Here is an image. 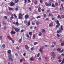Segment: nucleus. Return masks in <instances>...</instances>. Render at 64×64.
I'll list each match as a JSON object with an SVG mask.
<instances>
[{"instance_id": "nucleus-1", "label": "nucleus", "mask_w": 64, "mask_h": 64, "mask_svg": "<svg viewBox=\"0 0 64 64\" xmlns=\"http://www.w3.org/2000/svg\"><path fill=\"white\" fill-rule=\"evenodd\" d=\"M54 21L55 22L56 24V29H57L58 27H59L60 26V23H59V20H54Z\"/></svg>"}, {"instance_id": "nucleus-2", "label": "nucleus", "mask_w": 64, "mask_h": 64, "mask_svg": "<svg viewBox=\"0 0 64 64\" xmlns=\"http://www.w3.org/2000/svg\"><path fill=\"white\" fill-rule=\"evenodd\" d=\"M63 26L62 25L61 26V28H60L59 29V30H57V33H62V30L63 29L62 28Z\"/></svg>"}, {"instance_id": "nucleus-3", "label": "nucleus", "mask_w": 64, "mask_h": 64, "mask_svg": "<svg viewBox=\"0 0 64 64\" xmlns=\"http://www.w3.org/2000/svg\"><path fill=\"white\" fill-rule=\"evenodd\" d=\"M8 60L9 61H13V57L11 54L8 56Z\"/></svg>"}, {"instance_id": "nucleus-4", "label": "nucleus", "mask_w": 64, "mask_h": 64, "mask_svg": "<svg viewBox=\"0 0 64 64\" xmlns=\"http://www.w3.org/2000/svg\"><path fill=\"white\" fill-rule=\"evenodd\" d=\"M9 4H10V6L12 7H13L14 5H15V4L13 2H10L9 3Z\"/></svg>"}, {"instance_id": "nucleus-5", "label": "nucleus", "mask_w": 64, "mask_h": 64, "mask_svg": "<svg viewBox=\"0 0 64 64\" xmlns=\"http://www.w3.org/2000/svg\"><path fill=\"white\" fill-rule=\"evenodd\" d=\"M29 17V15L28 14H26L25 15L24 18L25 19H28Z\"/></svg>"}, {"instance_id": "nucleus-6", "label": "nucleus", "mask_w": 64, "mask_h": 64, "mask_svg": "<svg viewBox=\"0 0 64 64\" xmlns=\"http://www.w3.org/2000/svg\"><path fill=\"white\" fill-rule=\"evenodd\" d=\"M14 30L16 32H18L20 30H19L18 28H14Z\"/></svg>"}, {"instance_id": "nucleus-7", "label": "nucleus", "mask_w": 64, "mask_h": 64, "mask_svg": "<svg viewBox=\"0 0 64 64\" xmlns=\"http://www.w3.org/2000/svg\"><path fill=\"white\" fill-rule=\"evenodd\" d=\"M7 38L9 40H12V38L11 37H10V36H7Z\"/></svg>"}, {"instance_id": "nucleus-8", "label": "nucleus", "mask_w": 64, "mask_h": 64, "mask_svg": "<svg viewBox=\"0 0 64 64\" xmlns=\"http://www.w3.org/2000/svg\"><path fill=\"white\" fill-rule=\"evenodd\" d=\"M7 53L8 54H11V50H8V51Z\"/></svg>"}, {"instance_id": "nucleus-9", "label": "nucleus", "mask_w": 64, "mask_h": 64, "mask_svg": "<svg viewBox=\"0 0 64 64\" xmlns=\"http://www.w3.org/2000/svg\"><path fill=\"white\" fill-rule=\"evenodd\" d=\"M16 33V32H15L13 31H12L10 32V34H15Z\"/></svg>"}, {"instance_id": "nucleus-10", "label": "nucleus", "mask_w": 64, "mask_h": 64, "mask_svg": "<svg viewBox=\"0 0 64 64\" xmlns=\"http://www.w3.org/2000/svg\"><path fill=\"white\" fill-rule=\"evenodd\" d=\"M53 26V24L52 23H50L49 24V27H52Z\"/></svg>"}, {"instance_id": "nucleus-11", "label": "nucleus", "mask_w": 64, "mask_h": 64, "mask_svg": "<svg viewBox=\"0 0 64 64\" xmlns=\"http://www.w3.org/2000/svg\"><path fill=\"white\" fill-rule=\"evenodd\" d=\"M48 16H51V17H53L54 16L52 14H51L50 13L48 15Z\"/></svg>"}, {"instance_id": "nucleus-12", "label": "nucleus", "mask_w": 64, "mask_h": 64, "mask_svg": "<svg viewBox=\"0 0 64 64\" xmlns=\"http://www.w3.org/2000/svg\"><path fill=\"white\" fill-rule=\"evenodd\" d=\"M8 8L9 10H10V11H12V10H13L12 8L10 7H8Z\"/></svg>"}, {"instance_id": "nucleus-13", "label": "nucleus", "mask_w": 64, "mask_h": 64, "mask_svg": "<svg viewBox=\"0 0 64 64\" xmlns=\"http://www.w3.org/2000/svg\"><path fill=\"white\" fill-rule=\"evenodd\" d=\"M52 55L53 56H54V57H55L56 56V55L55 54V53L53 52H52Z\"/></svg>"}, {"instance_id": "nucleus-14", "label": "nucleus", "mask_w": 64, "mask_h": 64, "mask_svg": "<svg viewBox=\"0 0 64 64\" xmlns=\"http://www.w3.org/2000/svg\"><path fill=\"white\" fill-rule=\"evenodd\" d=\"M25 48H26V50H28V49L29 48V47L27 45H26V46H25Z\"/></svg>"}, {"instance_id": "nucleus-15", "label": "nucleus", "mask_w": 64, "mask_h": 64, "mask_svg": "<svg viewBox=\"0 0 64 64\" xmlns=\"http://www.w3.org/2000/svg\"><path fill=\"white\" fill-rule=\"evenodd\" d=\"M38 12H41V8H38Z\"/></svg>"}, {"instance_id": "nucleus-16", "label": "nucleus", "mask_w": 64, "mask_h": 64, "mask_svg": "<svg viewBox=\"0 0 64 64\" xmlns=\"http://www.w3.org/2000/svg\"><path fill=\"white\" fill-rule=\"evenodd\" d=\"M22 40V38H21L20 39L18 40L19 43H20L21 42V41Z\"/></svg>"}, {"instance_id": "nucleus-17", "label": "nucleus", "mask_w": 64, "mask_h": 64, "mask_svg": "<svg viewBox=\"0 0 64 64\" xmlns=\"http://www.w3.org/2000/svg\"><path fill=\"white\" fill-rule=\"evenodd\" d=\"M39 36H42V32H40L38 34Z\"/></svg>"}, {"instance_id": "nucleus-18", "label": "nucleus", "mask_w": 64, "mask_h": 64, "mask_svg": "<svg viewBox=\"0 0 64 64\" xmlns=\"http://www.w3.org/2000/svg\"><path fill=\"white\" fill-rule=\"evenodd\" d=\"M2 46L3 48H5L6 47V46L5 45V44H3L2 45Z\"/></svg>"}, {"instance_id": "nucleus-19", "label": "nucleus", "mask_w": 64, "mask_h": 64, "mask_svg": "<svg viewBox=\"0 0 64 64\" xmlns=\"http://www.w3.org/2000/svg\"><path fill=\"white\" fill-rule=\"evenodd\" d=\"M19 2V0H15L14 1V4L17 3Z\"/></svg>"}, {"instance_id": "nucleus-20", "label": "nucleus", "mask_w": 64, "mask_h": 64, "mask_svg": "<svg viewBox=\"0 0 64 64\" xmlns=\"http://www.w3.org/2000/svg\"><path fill=\"white\" fill-rule=\"evenodd\" d=\"M39 51L41 53H43V50H42V48H40V49L39 50Z\"/></svg>"}, {"instance_id": "nucleus-21", "label": "nucleus", "mask_w": 64, "mask_h": 64, "mask_svg": "<svg viewBox=\"0 0 64 64\" xmlns=\"http://www.w3.org/2000/svg\"><path fill=\"white\" fill-rule=\"evenodd\" d=\"M42 33H45V30L44 29H42Z\"/></svg>"}, {"instance_id": "nucleus-22", "label": "nucleus", "mask_w": 64, "mask_h": 64, "mask_svg": "<svg viewBox=\"0 0 64 64\" xmlns=\"http://www.w3.org/2000/svg\"><path fill=\"white\" fill-rule=\"evenodd\" d=\"M30 61H34V59L32 57L31 58H30Z\"/></svg>"}, {"instance_id": "nucleus-23", "label": "nucleus", "mask_w": 64, "mask_h": 64, "mask_svg": "<svg viewBox=\"0 0 64 64\" xmlns=\"http://www.w3.org/2000/svg\"><path fill=\"white\" fill-rule=\"evenodd\" d=\"M48 5L50 6H51V2H49Z\"/></svg>"}, {"instance_id": "nucleus-24", "label": "nucleus", "mask_w": 64, "mask_h": 64, "mask_svg": "<svg viewBox=\"0 0 64 64\" xmlns=\"http://www.w3.org/2000/svg\"><path fill=\"white\" fill-rule=\"evenodd\" d=\"M38 44V42H34V45H36Z\"/></svg>"}, {"instance_id": "nucleus-25", "label": "nucleus", "mask_w": 64, "mask_h": 64, "mask_svg": "<svg viewBox=\"0 0 64 64\" xmlns=\"http://www.w3.org/2000/svg\"><path fill=\"white\" fill-rule=\"evenodd\" d=\"M24 23H26V25H27L28 22H27V21L26 20H25L24 21Z\"/></svg>"}, {"instance_id": "nucleus-26", "label": "nucleus", "mask_w": 64, "mask_h": 64, "mask_svg": "<svg viewBox=\"0 0 64 64\" xmlns=\"http://www.w3.org/2000/svg\"><path fill=\"white\" fill-rule=\"evenodd\" d=\"M16 25H17V26L19 25V23H18V22H16Z\"/></svg>"}, {"instance_id": "nucleus-27", "label": "nucleus", "mask_w": 64, "mask_h": 64, "mask_svg": "<svg viewBox=\"0 0 64 64\" xmlns=\"http://www.w3.org/2000/svg\"><path fill=\"white\" fill-rule=\"evenodd\" d=\"M60 50H61V48H59L57 49V50L58 51H60Z\"/></svg>"}, {"instance_id": "nucleus-28", "label": "nucleus", "mask_w": 64, "mask_h": 64, "mask_svg": "<svg viewBox=\"0 0 64 64\" xmlns=\"http://www.w3.org/2000/svg\"><path fill=\"white\" fill-rule=\"evenodd\" d=\"M58 18H59L60 19H61V16H60V15H59L58 16Z\"/></svg>"}, {"instance_id": "nucleus-29", "label": "nucleus", "mask_w": 64, "mask_h": 64, "mask_svg": "<svg viewBox=\"0 0 64 64\" xmlns=\"http://www.w3.org/2000/svg\"><path fill=\"white\" fill-rule=\"evenodd\" d=\"M34 49V48L32 47L31 48H30V50L31 51H32V50H33Z\"/></svg>"}, {"instance_id": "nucleus-30", "label": "nucleus", "mask_w": 64, "mask_h": 64, "mask_svg": "<svg viewBox=\"0 0 64 64\" xmlns=\"http://www.w3.org/2000/svg\"><path fill=\"white\" fill-rule=\"evenodd\" d=\"M28 26H29L30 24H31L30 23V22H28Z\"/></svg>"}, {"instance_id": "nucleus-31", "label": "nucleus", "mask_w": 64, "mask_h": 64, "mask_svg": "<svg viewBox=\"0 0 64 64\" xmlns=\"http://www.w3.org/2000/svg\"><path fill=\"white\" fill-rule=\"evenodd\" d=\"M55 5L56 6H58V3L56 2L55 3Z\"/></svg>"}, {"instance_id": "nucleus-32", "label": "nucleus", "mask_w": 64, "mask_h": 64, "mask_svg": "<svg viewBox=\"0 0 64 64\" xmlns=\"http://www.w3.org/2000/svg\"><path fill=\"white\" fill-rule=\"evenodd\" d=\"M26 36H27L26 37H28V38H29V35L28 34H26Z\"/></svg>"}, {"instance_id": "nucleus-33", "label": "nucleus", "mask_w": 64, "mask_h": 64, "mask_svg": "<svg viewBox=\"0 0 64 64\" xmlns=\"http://www.w3.org/2000/svg\"><path fill=\"white\" fill-rule=\"evenodd\" d=\"M62 61V60L61 59H59L58 60V62H61Z\"/></svg>"}, {"instance_id": "nucleus-34", "label": "nucleus", "mask_w": 64, "mask_h": 64, "mask_svg": "<svg viewBox=\"0 0 64 64\" xmlns=\"http://www.w3.org/2000/svg\"><path fill=\"white\" fill-rule=\"evenodd\" d=\"M4 18L5 19H7V16H4Z\"/></svg>"}, {"instance_id": "nucleus-35", "label": "nucleus", "mask_w": 64, "mask_h": 64, "mask_svg": "<svg viewBox=\"0 0 64 64\" xmlns=\"http://www.w3.org/2000/svg\"><path fill=\"white\" fill-rule=\"evenodd\" d=\"M33 39H35V34H34L33 35Z\"/></svg>"}, {"instance_id": "nucleus-36", "label": "nucleus", "mask_w": 64, "mask_h": 64, "mask_svg": "<svg viewBox=\"0 0 64 64\" xmlns=\"http://www.w3.org/2000/svg\"><path fill=\"white\" fill-rule=\"evenodd\" d=\"M29 34L31 35H32V32H29Z\"/></svg>"}, {"instance_id": "nucleus-37", "label": "nucleus", "mask_w": 64, "mask_h": 64, "mask_svg": "<svg viewBox=\"0 0 64 64\" xmlns=\"http://www.w3.org/2000/svg\"><path fill=\"white\" fill-rule=\"evenodd\" d=\"M18 18L19 19H22V17L21 16H19Z\"/></svg>"}, {"instance_id": "nucleus-38", "label": "nucleus", "mask_w": 64, "mask_h": 64, "mask_svg": "<svg viewBox=\"0 0 64 64\" xmlns=\"http://www.w3.org/2000/svg\"><path fill=\"white\" fill-rule=\"evenodd\" d=\"M16 48L17 50H19V47L18 46H17L16 47Z\"/></svg>"}, {"instance_id": "nucleus-39", "label": "nucleus", "mask_w": 64, "mask_h": 64, "mask_svg": "<svg viewBox=\"0 0 64 64\" xmlns=\"http://www.w3.org/2000/svg\"><path fill=\"white\" fill-rule=\"evenodd\" d=\"M56 36H57V37H60V35H59L58 34H56Z\"/></svg>"}, {"instance_id": "nucleus-40", "label": "nucleus", "mask_w": 64, "mask_h": 64, "mask_svg": "<svg viewBox=\"0 0 64 64\" xmlns=\"http://www.w3.org/2000/svg\"><path fill=\"white\" fill-rule=\"evenodd\" d=\"M38 1H36V2H34V4L35 5H36V4H37L38 3Z\"/></svg>"}, {"instance_id": "nucleus-41", "label": "nucleus", "mask_w": 64, "mask_h": 64, "mask_svg": "<svg viewBox=\"0 0 64 64\" xmlns=\"http://www.w3.org/2000/svg\"><path fill=\"white\" fill-rule=\"evenodd\" d=\"M14 17L16 18H17V16H16V14H14Z\"/></svg>"}, {"instance_id": "nucleus-42", "label": "nucleus", "mask_w": 64, "mask_h": 64, "mask_svg": "<svg viewBox=\"0 0 64 64\" xmlns=\"http://www.w3.org/2000/svg\"><path fill=\"white\" fill-rule=\"evenodd\" d=\"M41 18V16H38L36 17V18L37 19H38V18Z\"/></svg>"}, {"instance_id": "nucleus-43", "label": "nucleus", "mask_w": 64, "mask_h": 64, "mask_svg": "<svg viewBox=\"0 0 64 64\" xmlns=\"http://www.w3.org/2000/svg\"><path fill=\"white\" fill-rule=\"evenodd\" d=\"M52 6L53 7H55V5H54V4H52Z\"/></svg>"}, {"instance_id": "nucleus-44", "label": "nucleus", "mask_w": 64, "mask_h": 64, "mask_svg": "<svg viewBox=\"0 0 64 64\" xmlns=\"http://www.w3.org/2000/svg\"><path fill=\"white\" fill-rule=\"evenodd\" d=\"M20 62H23V59H21L20 60Z\"/></svg>"}, {"instance_id": "nucleus-45", "label": "nucleus", "mask_w": 64, "mask_h": 64, "mask_svg": "<svg viewBox=\"0 0 64 64\" xmlns=\"http://www.w3.org/2000/svg\"><path fill=\"white\" fill-rule=\"evenodd\" d=\"M24 32V30L22 29V30H21L20 32L21 33H23Z\"/></svg>"}, {"instance_id": "nucleus-46", "label": "nucleus", "mask_w": 64, "mask_h": 64, "mask_svg": "<svg viewBox=\"0 0 64 64\" xmlns=\"http://www.w3.org/2000/svg\"><path fill=\"white\" fill-rule=\"evenodd\" d=\"M64 43H61V45L62 46H64Z\"/></svg>"}, {"instance_id": "nucleus-47", "label": "nucleus", "mask_w": 64, "mask_h": 64, "mask_svg": "<svg viewBox=\"0 0 64 64\" xmlns=\"http://www.w3.org/2000/svg\"><path fill=\"white\" fill-rule=\"evenodd\" d=\"M11 40V41H12V43H14V40H12H12Z\"/></svg>"}, {"instance_id": "nucleus-48", "label": "nucleus", "mask_w": 64, "mask_h": 64, "mask_svg": "<svg viewBox=\"0 0 64 64\" xmlns=\"http://www.w3.org/2000/svg\"><path fill=\"white\" fill-rule=\"evenodd\" d=\"M45 4L46 6H48V3H47V2H46L45 3Z\"/></svg>"}, {"instance_id": "nucleus-49", "label": "nucleus", "mask_w": 64, "mask_h": 64, "mask_svg": "<svg viewBox=\"0 0 64 64\" xmlns=\"http://www.w3.org/2000/svg\"><path fill=\"white\" fill-rule=\"evenodd\" d=\"M13 18H13V17L11 16L10 18V20H12V19H13Z\"/></svg>"}, {"instance_id": "nucleus-50", "label": "nucleus", "mask_w": 64, "mask_h": 64, "mask_svg": "<svg viewBox=\"0 0 64 64\" xmlns=\"http://www.w3.org/2000/svg\"><path fill=\"white\" fill-rule=\"evenodd\" d=\"M39 56H40V54L39 53L37 55V57H39Z\"/></svg>"}, {"instance_id": "nucleus-51", "label": "nucleus", "mask_w": 64, "mask_h": 64, "mask_svg": "<svg viewBox=\"0 0 64 64\" xmlns=\"http://www.w3.org/2000/svg\"><path fill=\"white\" fill-rule=\"evenodd\" d=\"M51 59L52 60H54V57H53V56H52L51 58Z\"/></svg>"}, {"instance_id": "nucleus-52", "label": "nucleus", "mask_w": 64, "mask_h": 64, "mask_svg": "<svg viewBox=\"0 0 64 64\" xmlns=\"http://www.w3.org/2000/svg\"><path fill=\"white\" fill-rule=\"evenodd\" d=\"M36 24L37 25H39V22H36Z\"/></svg>"}, {"instance_id": "nucleus-53", "label": "nucleus", "mask_w": 64, "mask_h": 64, "mask_svg": "<svg viewBox=\"0 0 64 64\" xmlns=\"http://www.w3.org/2000/svg\"><path fill=\"white\" fill-rule=\"evenodd\" d=\"M60 53H62V52H63V50H61L60 51Z\"/></svg>"}, {"instance_id": "nucleus-54", "label": "nucleus", "mask_w": 64, "mask_h": 64, "mask_svg": "<svg viewBox=\"0 0 64 64\" xmlns=\"http://www.w3.org/2000/svg\"><path fill=\"white\" fill-rule=\"evenodd\" d=\"M28 1V3H30L31 2V1L30 0H27Z\"/></svg>"}, {"instance_id": "nucleus-55", "label": "nucleus", "mask_w": 64, "mask_h": 64, "mask_svg": "<svg viewBox=\"0 0 64 64\" xmlns=\"http://www.w3.org/2000/svg\"><path fill=\"white\" fill-rule=\"evenodd\" d=\"M40 2L41 3H42L43 2V0H40Z\"/></svg>"}, {"instance_id": "nucleus-56", "label": "nucleus", "mask_w": 64, "mask_h": 64, "mask_svg": "<svg viewBox=\"0 0 64 64\" xmlns=\"http://www.w3.org/2000/svg\"><path fill=\"white\" fill-rule=\"evenodd\" d=\"M52 20H55V18H54L53 17L52 18Z\"/></svg>"}, {"instance_id": "nucleus-57", "label": "nucleus", "mask_w": 64, "mask_h": 64, "mask_svg": "<svg viewBox=\"0 0 64 64\" xmlns=\"http://www.w3.org/2000/svg\"><path fill=\"white\" fill-rule=\"evenodd\" d=\"M61 17L62 18H64V16L63 15H62L61 16Z\"/></svg>"}, {"instance_id": "nucleus-58", "label": "nucleus", "mask_w": 64, "mask_h": 64, "mask_svg": "<svg viewBox=\"0 0 64 64\" xmlns=\"http://www.w3.org/2000/svg\"><path fill=\"white\" fill-rule=\"evenodd\" d=\"M53 43L54 45H56V43L55 42H53Z\"/></svg>"}, {"instance_id": "nucleus-59", "label": "nucleus", "mask_w": 64, "mask_h": 64, "mask_svg": "<svg viewBox=\"0 0 64 64\" xmlns=\"http://www.w3.org/2000/svg\"><path fill=\"white\" fill-rule=\"evenodd\" d=\"M42 49H45V48H44V46H42Z\"/></svg>"}, {"instance_id": "nucleus-60", "label": "nucleus", "mask_w": 64, "mask_h": 64, "mask_svg": "<svg viewBox=\"0 0 64 64\" xmlns=\"http://www.w3.org/2000/svg\"><path fill=\"white\" fill-rule=\"evenodd\" d=\"M19 15L20 16H22V14H19Z\"/></svg>"}, {"instance_id": "nucleus-61", "label": "nucleus", "mask_w": 64, "mask_h": 64, "mask_svg": "<svg viewBox=\"0 0 64 64\" xmlns=\"http://www.w3.org/2000/svg\"><path fill=\"white\" fill-rule=\"evenodd\" d=\"M18 8H15V10H18Z\"/></svg>"}, {"instance_id": "nucleus-62", "label": "nucleus", "mask_w": 64, "mask_h": 64, "mask_svg": "<svg viewBox=\"0 0 64 64\" xmlns=\"http://www.w3.org/2000/svg\"><path fill=\"white\" fill-rule=\"evenodd\" d=\"M29 10H30V11H32V10H31V8L30 7L29 8Z\"/></svg>"}, {"instance_id": "nucleus-63", "label": "nucleus", "mask_w": 64, "mask_h": 64, "mask_svg": "<svg viewBox=\"0 0 64 64\" xmlns=\"http://www.w3.org/2000/svg\"><path fill=\"white\" fill-rule=\"evenodd\" d=\"M26 55V53H24V54H23V55L24 56H25Z\"/></svg>"}, {"instance_id": "nucleus-64", "label": "nucleus", "mask_w": 64, "mask_h": 64, "mask_svg": "<svg viewBox=\"0 0 64 64\" xmlns=\"http://www.w3.org/2000/svg\"><path fill=\"white\" fill-rule=\"evenodd\" d=\"M27 0H24V3H26L27 2Z\"/></svg>"}]
</instances>
